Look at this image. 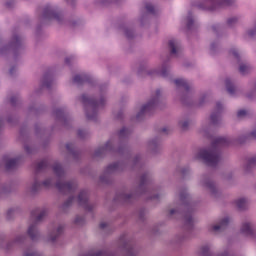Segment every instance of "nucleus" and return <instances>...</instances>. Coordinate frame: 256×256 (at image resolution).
Wrapping results in <instances>:
<instances>
[{"mask_svg":"<svg viewBox=\"0 0 256 256\" xmlns=\"http://www.w3.org/2000/svg\"><path fill=\"white\" fill-rule=\"evenodd\" d=\"M129 135V129L127 128H122L119 131V137H127Z\"/></svg>","mask_w":256,"mask_h":256,"instance_id":"obj_28","label":"nucleus"},{"mask_svg":"<svg viewBox=\"0 0 256 256\" xmlns=\"http://www.w3.org/2000/svg\"><path fill=\"white\" fill-rule=\"evenodd\" d=\"M41 187V183L35 182L32 186V191H39V188Z\"/></svg>","mask_w":256,"mask_h":256,"instance_id":"obj_36","label":"nucleus"},{"mask_svg":"<svg viewBox=\"0 0 256 256\" xmlns=\"http://www.w3.org/2000/svg\"><path fill=\"white\" fill-rule=\"evenodd\" d=\"M66 149H68V151H71V144H66Z\"/></svg>","mask_w":256,"mask_h":256,"instance_id":"obj_51","label":"nucleus"},{"mask_svg":"<svg viewBox=\"0 0 256 256\" xmlns=\"http://www.w3.org/2000/svg\"><path fill=\"white\" fill-rule=\"evenodd\" d=\"M247 199L245 198H240L236 201V207L240 210L243 211V209H247Z\"/></svg>","mask_w":256,"mask_h":256,"instance_id":"obj_15","label":"nucleus"},{"mask_svg":"<svg viewBox=\"0 0 256 256\" xmlns=\"http://www.w3.org/2000/svg\"><path fill=\"white\" fill-rule=\"evenodd\" d=\"M174 83H175L176 87H183V89H185V91H189V83L186 82V80L176 79V80H174Z\"/></svg>","mask_w":256,"mask_h":256,"instance_id":"obj_14","label":"nucleus"},{"mask_svg":"<svg viewBox=\"0 0 256 256\" xmlns=\"http://www.w3.org/2000/svg\"><path fill=\"white\" fill-rule=\"evenodd\" d=\"M168 45L171 49V55H177V48L179 47V43L177 40H170Z\"/></svg>","mask_w":256,"mask_h":256,"instance_id":"obj_17","label":"nucleus"},{"mask_svg":"<svg viewBox=\"0 0 256 256\" xmlns=\"http://www.w3.org/2000/svg\"><path fill=\"white\" fill-rule=\"evenodd\" d=\"M187 27H188V29H192V27H193V17H191V16L187 17Z\"/></svg>","mask_w":256,"mask_h":256,"instance_id":"obj_31","label":"nucleus"},{"mask_svg":"<svg viewBox=\"0 0 256 256\" xmlns=\"http://www.w3.org/2000/svg\"><path fill=\"white\" fill-rule=\"evenodd\" d=\"M1 125H3V120L0 119V127H1Z\"/></svg>","mask_w":256,"mask_h":256,"instance_id":"obj_56","label":"nucleus"},{"mask_svg":"<svg viewBox=\"0 0 256 256\" xmlns=\"http://www.w3.org/2000/svg\"><path fill=\"white\" fill-rule=\"evenodd\" d=\"M251 167H256V156L248 159L247 170L251 169Z\"/></svg>","mask_w":256,"mask_h":256,"instance_id":"obj_27","label":"nucleus"},{"mask_svg":"<svg viewBox=\"0 0 256 256\" xmlns=\"http://www.w3.org/2000/svg\"><path fill=\"white\" fill-rule=\"evenodd\" d=\"M229 225V218H224L220 224L212 226V231H221V229H225Z\"/></svg>","mask_w":256,"mask_h":256,"instance_id":"obj_11","label":"nucleus"},{"mask_svg":"<svg viewBox=\"0 0 256 256\" xmlns=\"http://www.w3.org/2000/svg\"><path fill=\"white\" fill-rule=\"evenodd\" d=\"M212 29H213V31H216V30H217V28H216L215 26H213Z\"/></svg>","mask_w":256,"mask_h":256,"instance_id":"obj_55","label":"nucleus"},{"mask_svg":"<svg viewBox=\"0 0 256 256\" xmlns=\"http://www.w3.org/2000/svg\"><path fill=\"white\" fill-rule=\"evenodd\" d=\"M82 103L85 105V107H89L93 110L92 115L89 114V112H86L87 119L93 120L97 117V109L98 107H103L105 105V98L102 97L99 101L89 98L87 95H82L81 97Z\"/></svg>","mask_w":256,"mask_h":256,"instance_id":"obj_2","label":"nucleus"},{"mask_svg":"<svg viewBox=\"0 0 256 256\" xmlns=\"http://www.w3.org/2000/svg\"><path fill=\"white\" fill-rule=\"evenodd\" d=\"M71 61V58H66L65 59V63L67 64V65H69V62Z\"/></svg>","mask_w":256,"mask_h":256,"instance_id":"obj_50","label":"nucleus"},{"mask_svg":"<svg viewBox=\"0 0 256 256\" xmlns=\"http://www.w3.org/2000/svg\"><path fill=\"white\" fill-rule=\"evenodd\" d=\"M42 185H43L44 187H51V185H52V180H51V179H47V180H45V181L42 183Z\"/></svg>","mask_w":256,"mask_h":256,"instance_id":"obj_38","label":"nucleus"},{"mask_svg":"<svg viewBox=\"0 0 256 256\" xmlns=\"http://www.w3.org/2000/svg\"><path fill=\"white\" fill-rule=\"evenodd\" d=\"M162 133H167V128H163Z\"/></svg>","mask_w":256,"mask_h":256,"instance_id":"obj_53","label":"nucleus"},{"mask_svg":"<svg viewBox=\"0 0 256 256\" xmlns=\"http://www.w3.org/2000/svg\"><path fill=\"white\" fill-rule=\"evenodd\" d=\"M74 83H76V85H83V83H87L89 81H91V77L87 74H82V75H76L73 78Z\"/></svg>","mask_w":256,"mask_h":256,"instance_id":"obj_9","label":"nucleus"},{"mask_svg":"<svg viewBox=\"0 0 256 256\" xmlns=\"http://www.w3.org/2000/svg\"><path fill=\"white\" fill-rule=\"evenodd\" d=\"M158 75H161V77H167V75H169V70L167 68H163L160 72H158Z\"/></svg>","mask_w":256,"mask_h":256,"instance_id":"obj_29","label":"nucleus"},{"mask_svg":"<svg viewBox=\"0 0 256 256\" xmlns=\"http://www.w3.org/2000/svg\"><path fill=\"white\" fill-rule=\"evenodd\" d=\"M63 233V226H59L57 229V235H61Z\"/></svg>","mask_w":256,"mask_h":256,"instance_id":"obj_44","label":"nucleus"},{"mask_svg":"<svg viewBox=\"0 0 256 256\" xmlns=\"http://www.w3.org/2000/svg\"><path fill=\"white\" fill-rule=\"evenodd\" d=\"M226 89L228 91V93L230 95H234L235 94V86H233V84H231V80L230 79H226Z\"/></svg>","mask_w":256,"mask_h":256,"instance_id":"obj_21","label":"nucleus"},{"mask_svg":"<svg viewBox=\"0 0 256 256\" xmlns=\"http://www.w3.org/2000/svg\"><path fill=\"white\" fill-rule=\"evenodd\" d=\"M85 131H83V130H78V136L79 137H85Z\"/></svg>","mask_w":256,"mask_h":256,"instance_id":"obj_45","label":"nucleus"},{"mask_svg":"<svg viewBox=\"0 0 256 256\" xmlns=\"http://www.w3.org/2000/svg\"><path fill=\"white\" fill-rule=\"evenodd\" d=\"M255 32H256V30H255V31L250 30V31L248 32V35H249L250 37H253V35L255 34Z\"/></svg>","mask_w":256,"mask_h":256,"instance_id":"obj_47","label":"nucleus"},{"mask_svg":"<svg viewBox=\"0 0 256 256\" xmlns=\"http://www.w3.org/2000/svg\"><path fill=\"white\" fill-rule=\"evenodd\" d=\"M186 223H188V225H191V223H193V217H191V216L187 217Z\"/></svg>","mask_w":256,"mask_h":256,"instance_id":"obj_43","label":"nucleus"},{"mask_svg":"<svg viewBox=\"0 0 256 256\" xmlns=\"http://www.w3.org/2000/svg\"><path fill=\"white\" fill-rule=\"evenodd\" d=\"M56 240H57V236L51 238V241H56Z\"/></svg>","mask_w":256,"mask_h":256,"instance_id":"obj_54","label":"nucleus"},{"mask_svg":"<svg viewBox=\"0 0 256 256\" xmlns=\"http://www.w3.org/2000/svg\"><path fill=\"white\" fill-rule=\"evenodd\" d=\"M75 223H79V218H76Z\"/></svg>","mask_w":256,"mask_h":256,"instance_id":"obj_57","label":"nucleus"},{"mask_svg":"<svg viewBox=\"0 0 256 256\" xmlns=\"http://www.w3.org/2000/svg\"><path fill=\"white\" fill-rule=\"evenodd\" d=\"M250 137H252L253 139H255V137H256V132H255V131L252 132V133L250 134Z\"/></svg>","mask_w":256,"mask_h":256,"instance_id":"obj_48","label":"nucleus"},{"mask_svg":"<svg viewBox=\"0 0 256 256\" xmlns=\"http://www.w3.org/2000/svg\"><path fill=\"white\" fill-rule=\"evenodd\" d=\"M149 181V174L146 173L141 176L140 178V187H143V185H147V182Z\"/></svg>","mask_w":256,"mask_h":256,"instance_id":"obj_26","label":"nucleus"},{"mask_svg":"<svg viewBox=\"0 0 256 256\" xmlns=\"http://www.w3.org/2000/svg\"><path fill=\"white\" fill-rule=\"evenodd\" d=\"M159 97H161V90H156L155 95L152 98V101L142 106L140 112L137 115V119H141V115H145V113H150V111H153L157 103H159Z\"/></svg>","mask_w":256,"mask_h":256,"instance_id":"obj_3","label":"nucleus"},{"mask_svg":"<svg viewBox=\"0 0 256 256\" xmlns=\"http://www.w3.org/2000/svg\"><path fill=\"white\" fill-rule=\"evenodd\" d=\"M117 169H119V163L115 162L107 166L106 173H113V171H117Z\"/></svg>","mask_w":256,"mask_h":256,"instance_id":"obj_22","label":"nucleus"},{"mask_svg":"<svg viewBox=\"0 0 256 256\" xmlns=\"http://www.w3.org/2000/svg\"><path fill=\"white\" fill-rule=\"evenodd\" d=\"M15 71V68L10 69V75H13V72Z\"/></svg>","mask_w":256,"mask_h":256,"instance_id":"obj_52","label":"nucleus"},{"mask_svg":"<svg viewBox=\"0 0 256 256\" xmlns=\"http://www.w3.org/2000/svg\"><path fill=\"white\" fill-rule=\"evenodd\" d=\"M10 103H11V105H15V103H17V97H16V96H13V97L10 99Z\"/></svg>","mask_w":256,"mask_h":256,"instance_id":"obj_42","label":"nucleus"},{"mask_svg":"<svg viewBox=\"0 0 256 256\" xmlns=\"http://www.w3.org/2000/svg\"><path fill=\"white\" fill-rule=\"evenodd\" d=\"M105 227H107V223L106 222L100 223V229H105Z\"/></svg>","mask_w":256,"mask_h":256,"instance_id":"obj_46","label":"nucleus"},{"mask_svg":"<svg viewBox=\"0 0 256 256\" xmlns=\"http://www.w3.org/2000/svg\"><path fill=\"white\" fill-rule=\"evenodd\" d=\"M14 45H17L18 43H21V37L19 36H14V41H13Z\"/></svg>","mask_w":256,"mask_h":256,"instance_id":"obj_40","label":"nucleus"},{"mask_svg":"<svg viewBox=\"0 0 256 256\" xmlns=\"http://www.w3.org/2000/svg\"><path fill=\"white\" fill-rule=\"evenodd\" d=\"M44 82H43V87H51V76H49L48 74L44 75Z\"/></svg>","mask_w":256,"mask_h":256,"instance_id":"obj_25","label":"nucleus"},{"mask_svg":"<svg viewBox=\"0 0 256 256\" xmlns=\"http://www.w3.org/2000/svg\"><path fill=\"white\" fill-rule=\"evenodd\" d=\"M229 145V139L225 137H218L212 142V149H202L198 153V159H202L208 167H217L221 161V153L218 147H225Z\"/></svg>","mask_w":256,"mask_h":256,"instance_id":"obj_1","label":"nucleus"},{"mask_svg":"<svg viewBox=\"0 0 256 256\" xmlns=\"http://www.w3.org/2000/svg\"><path fill=\"white\" fill-rule=\"evenodd\" d=\"M180 127L181 129H187L189 127V121H183V122H180Z\"/></svg>","mask_w":256,"mask_h":256,"instance_id":"obj_35","label":"nucleus"},{"mask_svg":"<svg viewBox=\"0 0 256 256\" xmlns=\"http://www.w3.org/2000/svg\"><path fill=\"white\" fill-rule=\"evenodd\" d=\"M245 115H247V110H239L237 112V117H239V118L245 117Z\"/></svg>","mask_w":256,"mask_h":256,"instance_id":"obj_37","label":"nucleus"},{"mask_svg":"<svg viewBox=\"0 0 256 256\" xmlns=\"http://www.w3.org/2000/svg\"><path fill=\"white\" fill-rule=\"evenodd\" d=\"M24 256H39V253L37 252H26Z\"/></svg>","mask_w":256,"mask_h":256,"instance_id":"obj_41","label":"nucleus"},{"mask_svg":"<svg viewBox=\"0 0 256 256\" xmlns=\"http://www.w3.org/2000/svg\"><path fill=\"white\" fill-rule=\"evenodd\" d=\"M56 188L60 193H73L77 189V184L73 181L70 182H62L59 180L56 183Z\"/></svg>","mask_w":256,"mask_h":256,"instance_id":"obj_4","label":"nucleus"},{"mask_svg":"<svg viewBox=\"0 0 256 256\" xmlns=\"http://www.w3.org/2000/svg\"><path fill=\"white\" fill-rule=\"evenodd\" d=\"M249 71H251V67H249V65L246 64H241L239 67V72L242 75H246V73H249Z\"/></svg>","mask_w":256,"mask_h":256,"instance_id":"obj_23","label":"nucleus"},{"mask_svg":"<svg viewBox=\"0 0 256 256\" xmlns=\"http://www.w3.org/2000/svg\"><path fill=\"white\" fill-rule=\"evenodd\" d=\"M211 3L214 4V7L211 8L212 11H215V9H220V7H229L233 3H235V0H210Z\"/></svg>","mask_w":256,"mask_h":256,"instance_id":"obj_7","label":"nucleus"},{"mask_svg":"<svg viewBox=\"0 0 256 256\" xmlns=\"http://www.w3.org/2000/svg\"><path fill=\"white\" fill-rule=\"evenodd\" d=\"M126 37H129V33H126Z\"/></svg>","mask_w":256,"mask_h":256,"instance_id":"obj_58","label":"nucleus"},{"mask_svg":"<svg viewBox=\"0 0 256 256\" xmlns=\"http://www.w3.org/2000/svg\"><path fill=\"white\" fill-rule=\"evenodd\" d=\"M230 55H232L233 57H235V59H239V53L235 50V49H232L230 51Z\"/></svg>","mask_w":256,"mask_h":256,"instance_id":"obj_39","label":"nucleus"},{"mask_svg":"<svg viewBox=\"0 0 256 256\" xmlns=\"http://www.w3.org/2000/svg\"><path fill=\"white\" fill-rule=\"evenodd\" d=\"M78 205L83 207L86 211H93V205L89 204V193L82 190L78 195Z\"/></svg>","mask_w":256,"mask_h":256,"instance_id":"obj_5","label":"nucleus"},{"mask_svg":"<svg viewBox=\"0 0 256 256\" xmlns=\"http://www.w3.org/2000/svg\"><path fill=\"white\" fill-rule=\"evenodd\" d=\"M128 199H131V195L128 196Z\"/></svg>","mask_w":256,"mask_h":256,"instance_id":"obj_59","label":"nucleus"},{"mask_svg":"<svg viewBox=\"0 0 256 256\" xmlns=\"http://www.w3.org/2000/svg\"><path fill=\"white\" fill-rule=\"evenodd\" d=\"M222 109H223V104H221V102H217L216 113H212L210 116V120L212 121V123H217V121H219V114L221 113Z\"/></svg>","mask_w":256,"mask_h":256,"instance_id":"obj_10","label":"nucleus"},{"mask_svg":"<svg viewBox=\"0 0 256 256\" xmlns=\"http://www.w3.org/2000/svg\"><path fill=\"white\" fill-rule=\"evenodd\" d=\"M17 163H19V159L17 158L6 160V169H15V167H17Z\"/></svg>","mask_w":256,"mask_h":256,"instance_id":"obj_19","label":"nucleus"},{"mask_svg":"<svg viewBox=\"0 0 256 256\" xmlns=\"http://www.w3.org/2000/svg\"><path fill=\"white\" fill-rule=\"evenodd\" d=\"M176 212H177V210L172 209V210H170V215H175Z\"/></svg>","mask_w":256,"mask_h":256,"instance_id":"obj_49","label":"nucleus"},{"mask_svg":"<svg viewBox=\"0 0 256 256\" xmlns=\"http://www.w3.org/2000/svg\"><path fill=\"white\" fill-rule=\"evenodd\" d=\"M111 147H113V143L111 141H108L104 147L99 148L95 155L96 157H99L101 153H105V151H109V149H111Z\"/></svg>","mask_w":256,"mask_h":256,"instance_id":"obj_13","label":"nucleus"},{"mask_svg":"<svg viewBox=\"0 0 256 256\" xmlns=\"http://www.w3.org/2000/svg\"><path fill=\"white\" fill-rule=\"evenodd\" d=\"M205 187L209 188L211 193H215V183H213V181L211 180H207L205 183H204Z\"/></svg>","mask_w":256,"mask_h":256,"instance_id":"obj_24","label":"nucleus"},{"mask_svg":"<svg viewBox=\"0 0 256 256\" xmlns=\"http://www.w3.org/2000/svg\"><path fill=\"white\" fill-rule=\"evenodd\" d=\"M53 171H54L55 175H57V177H64L65 176V171L63 170V167L59 163H56L53 166Z\"/></svg>","mask_w":256,"mask_h":256,"instance_id":"obj_12","label":"nucleus"},{"mask_svg":"<svg viewBox=\"0 0 256 256\" xmlns=\"http://www.w3.org/2000/svg\"><path fill=\"white\" fill-rule=\"evenodd\" d=\"M74 197H70L65 203H64V207H70V205L73 204L74 201Z\"/></svg>","mask_w":256,"mask_h":256,"instance_id":"obj_34","label":"nucleus"},{"mask_svg":"<svg viewBox=\"0 0 256 256\" xmlns=\"http://www.w3.org/2000/svg\"><path fill=\"white\" fill-rule=\"evenodd\" d=\"M187 199H189V195L187 194V192L186 191L181 192L180 193V200L185 201Z\"/></svg>","mask_w":256,"mask_h":256,"instance_id":"obj_32","label":"nucleus"},{"mask_svg":"<svg viewBox=\"0 0 256 256\" xmlns=\"http://www.w3.org/2000/svg\"><path fill=\"white\" fill-rule=\"evenodd\" d=\"M241 233H243V235H253V228H251L249 223H244L241 228Z\"/></svg>","mask_w":256,"mask_h":256,"instance_id":"obj_16","label":"nucleus"},{"mask_svg":"<svg viewBox=\"0 0 256 256\" xmlns=\"http://www.w3.org/2000/svg\"><path fill=\"white\" fill-rule=\"evenodd\" d=\"M45 215H47V210L36 208L31 212V219H35L37 222L43 221V217H45Z\"/></svg>","mask_w":256,"mask_h":256,"instance_id":"obj_8","label":"nucleus"},{"mask_svg":"<svg viewBox=\"0 0 256 256\" xmlns=\"http://www.w3.org/2000/svg\"><path fill=\"white\" fill-rule=\"evenodd\" d=\"M236 22H237V18H229L227 21V25L228 27H233V25H235Z\"/></svg>","mask_w":256,"mask_h":256,"instance_id":"obj_30","label":"nucleus"},{"mask_svg":"<svg viewBox=\"0 0 256 256\" xmlns=\"http://www.w3.org/2000/svg\"><path fill=\"white\" fill-rule=\"evenodd\" d=\"M28 235L32 239V241H35V239H37V227L35 225L29 226Z\"/></svg>","mask_w":256,"mask_h":256,"instance_id":"obj_18","label":"nucleus"},{"mask_svg":"<svg viewBox=\"0 0 256 256\" xmlns=\"http://www.w3.org/2000/svg\"><path fill=\"white\" fill-rule=\"evenodd\" d=\"M146 11H148V13H155V7L151 4H146Z\"/></svg>","mask_w":256,"mask_h":256,"instance_id":"obj_33","label":"nucleus"},{"mask_svg":"<svg viewBox=\"0 0 256 256\" xmlns=\"http://www.w3.org/2000/svg\"><path fill=\"white\" fill-rule=\"evenodd\" d=\"M44 19H56V21H59L61 19V14L55 10V8L51 7L50 5H47L44 8L43 13Z\"/></svg>","mask_w":256,"mask_h":256,"instance_id":"obj_6","label":"nucleus"},{"mask_svg":"<svg viewBox=\"0 0 256 256\" xmlns=\"http://www.w3.org/2000/svg\"><path fill=\"white\" fill-rule=\"evenodd\" d=\"M47 167H49V161L47 160H42L40 161L37 166H36V171L39 172V171H43L45 169H47Z\"/></svg>","mask_w":256,"mask_h":256,"instance_id":"obj_20","label":"nucleus"}]
</instances>
